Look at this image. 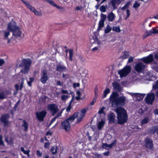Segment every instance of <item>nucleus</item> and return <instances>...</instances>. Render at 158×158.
<instances>
[{
  "label": "nucleus",
  "mask_w": 158,
  "mask_h": 158,
  "mask_svg": "<svg viewBox=\"0 0 158 158\" xmlns=\"http://www.w3.org/2000/svg\"><path fill=\"white\" fill-rule=\"evenodd\" d=\"M152 29L150 30L149 31H147L146 32V34L147 36H148L149 35H152V34L153 33V32H152Z\"/></svg>",
  "instance_id": "5fc2aeb1"
},
{
  "label": "nucleus",
  "mask_w": 158,
  "mask_h": 158,
  "mask_svg": "<svg viewBox=\"0 0 158 158\" xmlns=\"http://www.w3.org/2000/svg\"><path fill=\"white\" fill-rule=\"evenodd\" d=\"M7 94L6 92H2L0 93V99H4L6 97Z\"/></svg>",
  "instance_id": "72a5a7b5"
},
{
  "label": "nucleus",
  "mask_w": 158,
  "mask_h": 158,
  "mask_svg": "<svg viewBox=\"0 0 158 158\" xmlns=\"http://www.w3.org/2000/svg\"><path fill=\"white\" fill-rule=\"evenodd\" d=\"M50 145V143L49 142H47L45 143L44 145V147L46 148H48Z\"/></svg>",
  "instance_id": "052dcab7"
},
{
  "label": "nucleus",
  "mask_w": 158,
  "mask_h": 158,
  "mask_svg": "<svg viewBox=\"0 0 158 158\" xmlns=\"http://www.w3.org/2000/svg\"><path fill=\"white\" fill-rule=\"evenodd\" d=\"M152 88L153 89H158V80L156 82H154L153 84Z\"/></svg>",
  "instance_id": "4c0bfd02"
},
{
  "label": "nucleus",
  "mask_w": 158,
  "mask_h": 158,
  "mask_svg": "<svg viewBox=\"0 0 158 158\" xmlns=\"http://www.w3.org/2000/svg\"><path fill=\"white\" fill-rule=\"evenodd\" d=\"M96 98H94L92 101L90 102V105H93L96 101Z\"/></svg>",
  "instance_id": "6e6d98bb"
},
{
  "label": "nucleus",
  "mask_w": 158,
  "mask_h": 158,
  "mask_svg": "<svg viewBox=\"0 0 158 158\" xmlns=\"http://www.w3.org/2000/svg\"><path fill=\"white\" fill-rule=\"evenodd\" d=\"M112 28L110 27V25L107 24L106 28L105 29V32L106 34H107L109 33L111 30Z\"/></svg>",
  "instance_id": "c85d7f7f"
},
{
  "label": "nucleus",
  "mask_w": 158,
  "mask_h": 158,
  "mask_svg": "<svg viewBox=\"0 0 158 158\" xmlns=\"http://www.w3.org/2000/svg\"><path fill=\"white\" fill-rule=\"evenodd\" d=\"M31 11L33 12L36 15L39 16H41L42 15V13L40 11L37 10L34 7L30 5L28 7Z\"/></svg>",
  "instance_id": "f3484780"
},
{
  "label": "nucleus",
  "mask_w": 158,
  "mask_h": 158,
  "mask_svg": "<svg viewBox=\"0 0 158 158\" xmlns=\"http://www.w3.org/2000/svg\"><path fill=\"white\" fill-rule=\"evenodd\" d=\"M153 60V56L152 54H150L148 56L143 58L142 60L145 63H149Z\"/></svg>",
  "instance_id": "a211bd4d"
},
{
  "label": "nucleus",
  "mask_w": 158,
  "mask_h": 158,
  "mask_svg": "<svg viewBox=\"0 0 158 158\" xmlns=\"http://www.w3.org/2000/svg\"><path fill=\"white\" fill-rule=\"evenodd\" d=\"M129 94L131 95L133 97L134 99L138 101L141 100L143 99L145 95V94L139 93H129Z\"/></svg>",
  "instance_id": "f8f14e48"
},
{
  "label": "nucleus",
  "mask_w": 158,
  "mask_h": 158,
  "mask_svg": "<svg viewBox=\"0 0 158 158\" xmlns=\"http://www.w3.org/2000/svg\"><path fill=\"white\" fill-rule=\"evenodd\" d=\"M127 16H126L125 19H127L130 15V10L128 9H127L126 10Z\"/></svg>",
  "instance_id": "3c124183"
},
{
  "label": "nucleus",
  "mask_w": 158,
  "mask_h": 158,
  "mask_svg": "<svg viewBox=\"0 0 158 158\" xmlns=\"http://www.w3.org/2000/svg\"><path fill=\"white\" fill-rule=\"evenodd\" d=\"M112 30L117 32H120L121 31L119 26H113L112 27Z\"/></svg>",
  "instance_id": "c756f323"
},
{
  "label": "nucleus",
  "mask_w": 158,
  "mask_h": 158,
  "mask_svg": "<svg viewBox=\"0 0 158 158\" xmlns=\"http://www.w3.org/2000/svg\"><path fill=\"white\" fill-rule=\"evenodd\" d=\"M66 69V68L65 67L63 66H58L56 68L57 70L59 71H62L64 72V71Z\"/></svg>",
  "instance_id": "393cba45"
},
{
  "label": "nucleus",
  "mask_w": 158,
  "mask_h": 158,
  "mask_svg": "<svg viewBox=\"0 0 158 158\" xmlns=\"http://www.w3.org/2000/svg\"><path fill=\"white\" fill-rule=\"evenodd\" d=\"M2 136L0 135V145H4V143L2 140Z\"/></svg>",
  "instance_id": "603ef678"
},
{
  "label": "nucleus",
  "mask_w": 158,
  "mask_h": 158,
  "mask_svg": "<svg viewBox=\"0 0 158 158\" xmlns=\"http://www.w3.org/2000/svg\"><path fill=\"white\" fill-rule=\"evenodd\" d=\"M152 68L158 72V64L154 63L152 66Z\"/></svg>",
  "instance_id": "c03bdc74"
},
{
  "label": "nucleus",
  "mask_w": 158,
  "mask_h": 158,
  "mask_svg": "<svg viewBox=\"0 0 158 158\" xmlns=\"http://www.w3.org/2000/svg\"><path fill=\"white\" fill-rule=\"evenodd\" d=\"M115 142V141H114V142L110 144H108L106 143H104L102 145V147L105 149H109V148H112L114 146Z\"/></svg>",
  "instance_id": "412c9836"
},
{
  "label": "nucleus",
  "mask_w": 158,
  "mask_h": 158,
  "mask_svg": "<svg viewBox=\"0 0 158 158\" xmlns=\"http://www.w3.org/2000/svg\"><path fill=\"white\" fill-rule=\"evenodd\" d=\"M62 112V111H61L55 117L52 119L51 121L50 122V124H52V123H53L54 121H55L56 119L58 117H60L61 115Z\"/></svg>",
  "instance_id": "2f4dec72"
},
{
  "label": "nucleus",
  "mask_w": 158,
  "mask_h": 158,
  "mask_svg": "<svg viewBox=\"0 0 158 158\" xmlns=\"http://www.w3.org/2000/svg\"><path fill=\"white\" fill-rule=\"evenodd\" d=\"M110 92V89L108 88H106L103 92V94L102 97L103 98H104L106 97L107 94L109 93Z\"/></svg>",
  "instance_id": "a878e982"
},
{
  "label": "nucleus",
  "mask_w": 158,
  "mask_h": 158,
  "mask_svg": "<svg viewBox=\"0 0 158 158\" xmlns=\"http://www.w3.org/2000/svg\"><path fill=\"white\" fill-rule=\"evenodd\" d=\"M21 151L23 152L24 154L27 155V156L29 157L30 156L29 152L30 151L28 150L27 151L25 150L24 149V148L23 147H21Z\"/></svg>",
  "instance_id": "7c9ffc66"
},
{
  "label": "nucleus",
  "mask_w": 158,
  "mask_h": 158,
  "mask_svg": "<svg viewBox=\"0 0 158 158\" xmlns=\"http://www.w3.org/2000/svg\"><path fill=\"white\" fill-rule=\"evenodd\" d=\"M104 22L100 20L99 22V29L102 27L104 26Z\"/></svg>",
  "instance_id": "49530a36"
},
{
  "label": "nucleus",
  "mask_w": 158,
  "mask_h": 158,
  "mask_svg": "<svg viewBox=\"0 0 158 158\" xmlns=\"http://www.w3.org/2000/svg\"><path fill=\"white\" fill-rule=\"evenodd\" d=\"M152 31L153 32V34L158 33V30H156L155 28L152 29Z\"/></svg>",
  "instance_id": "4d7b16f0"
},
{
  "label": "nucleus",
  "mask_w": 158,
  "mask_h": 158,
  "mask_svg": "<svg viewBox=\"0 0 158 158\" xmlns=\"http://www.w3.org/2000/svg\"><path fill=\"white\" fill-rule=\"evenodd\" d=\"M149 122V119L147 118H145L143 119L140 122V123L141 126L147 124Z\"/></svg>",
  "instance_id": "b1692460"
},
{
  "label": "nucleus",
  "mask_w": 158,
  "mask_h": 158,
  "mask_svg": "<svg viewBox=\"0 0 158 158\" xmlns=\"http://www.w3.org/2000/svg\"><path fill=\"white\" fill-rule=\"evenodd\" d=\"M4 38L6 39H7L8 36L10 35V34L9 32L4 31Z\"/></svg>",
  "instance_id": "de8ad7c7"
},
{
  "label": "nucleus",
  "mask_w": 158,
  "mask_h": 158,
  "mask_svg": "<svg viewBox=\"0 0 158 158\" xmlns=\"http://www.w3.org/2000/svg\"><path fill=\"white\" fill-rule=\"evenodd\" d=\"M113 85L114 88L116 89H118L120 88V85L118 83L116 82L113 83Z\"/></svg>",
  "instance_id": "58836bf2"
},
{
  "label": "nucleus",
  "mask_w": 158,
  "mask_h": 158,
  "mask_svg": "<svg viewBox=\"0 0 158 158\" xmlns=\"http://www.w3.org/2000/svg\"><path fill=\"white\" fill-rule=\"evenodd\" d=\"M47 109L52 115H55L59 110L57 105L55 103L48 104L47 106Z\"/></svg>",
  "instance_id": "423d86ee"
},
{
  "label": "nucleus",
  "mask_w": 158,
  "mask_h": 158,
  "mask_svg": "<svg viewBox=\"0 0 158 158\" xmlns=\"http://www.w3.org/2000/svg\"><path fill=\"white\" fill-rule=\"evenodd\" d=\"M105 123L104 119H102L101 121H98L97 123V128L98 130H101L104 126Z\"/></svg>",
  "instance_id": "6ab92c4d"
},
{
  "label": "nucleus",
  "mask_w": 158,
  "mask_h": 158,
  "mask_svg": "<svg viewBox=\"0 0 158 158\" xmlns=\"http://www.w3.org/2000/svg\"><path fill=\"white\" fill-rule=\"evenodd\" d=\"M95 95L94 98L97 99L98 96V90L97 87H96L94 90Z\"/></svg>",
  "instance_id": "a18cd8bd"
},
{
  "label": "nucleus",
  "mask_w": 158,
  "mask_h": 158,
  "mask_svg": "<svg viewBox=\"0 0 158 158\" xmlns=\"http://www.w3.org/2000/svg\"><path fill=\"white\" fill-rule=\"evenodd\" d=\"M23 67L21 70V72L24 74L27 73L29 71L30 65L31 64V60L29 59H25L23 60Z\"/></svg>",
  "instance_id": "39448f33"
},
{
  "label": "nucleus",
  "mask_w": 158,
  "mask_h": 158,
  "mask_svg": "<svg viewBox=\"0 0 158 158\" xmlns=\"http://www.w3.org/2000/svg\"><path fill=\"white\" fill-rule=\"evenodd\" d=\"M49 77L48 75L47 71L45 70H43L41 73L40 81L43 84H45L46 83Z\"/></svg>",
  "instance_id": "6e6552de"
},
{
  "label": "nucleus",
  "mask_w": 158,
  "mask_h": 158,
  "mask_svg": "<svg viewBox=\"0 0 158 158\" xmlns=\"http://www.w3.org/2000/svg\"><path fill=\"white\" fill-rule=\"evenodd\" d=\"M118 94L113 92L110 96V101L112 103V106L116 108L118 107Z\"/></svg>",
  "instance_id": "20e7f679"
},
{
  "label": "nucleus",
  "mask_w": 158,
  "mask_h": 158,
  "mask_svg": "<svg viewBox=\"0 0 158 158\" xmlns=\"http://www.w3.org/2000/svg\"><path fill=\"white\" fill-rule=\"evenodd\" d=\"M108 119L110 123H114L115 120V115L113 113L110 114L108 115Z\"/></svg>",
  "instance_id": "5701e85b"
},
{
  "label": "nucleus",
  "mask_w": 158,
  "mask_h": 158,
  "mask_svg": "<svg viewBox=\"0 0 158 158\" xmlns=\"http://www.w3.org/2000/svg\"><path fill=\"white\" fill-rule=\"evenodd\" d=\"M68 51L69 52V60L72 61V57L73 54V51L72 49H70L68 50H66L65 52H67Z\"/></svg>",
  "instance_id": "cd10ccee"
},
{
  "label": "nucleus",
  "mask_w": 158,
  "mask_h": 158,
  "mask_svg": "<svg viewBox=\"0 0 158 158\" xmlns=\"http://www.w3.org/2000/svg\"><path fill=\"white\" fill-rule=\"evenodd\" d=\"M118 123L121 124L126 123L128 119L127 112L123 107H118L116 109Z\"/></svg>",
  "instance_id": "f03ea898"
},
{
  "label": "nucleus",
  "mask_w": 158,
  "mask_h": 158,
  "mask_svg": "<svg viewBox=\"0 0 158 158\" xmlns=\"http://www.w3.org/2000/svg\"><path fill=\"white\" fill-rule=\"evenodd\" d=\"M115 17V15L113 12H110L107 16L108 21L110 22H112L114 20Z\"/></svg>",
  "instance_id": "aec40b11"
},
{
  "label": "nucleus",
  "mask_w": 158,
  "mask_h": 158,
  "mask_svg": "<svg viewBox=\"0 0 158 158\" xmlns=\"http://www.w3.org/2000/svg\"><path fill=\"white\" fill-rule=\"evenodd\" d=\"M56 83L57 85H60V86H62V83L60 81H56Z\"/></svg>",
  "instance_id": "680f3d73"
},
{
  "label": "nucleus",
  "mask_w": 158,
  "mask_h": 158,
  "mask_svg": "<svg viewBox=\"0 0 158 158\" xmlns=\"http://www.w3.org/2000/svg\"><path fill=\"white\" fill-rule=\"evenodd\" d=\"M61 92L63 94H69V93H68V91L66 90L62 89L61 90Z\"/></svg>",
  "instance_id": "e2e57ef3"
},
{
  "label": "nucleus",
  "mask_w": 158,
  "mask_h": 158,
  "mask_svg": "<svg viewBox=\"0 0 158 158\" xmlns=\"http://www.w3.org/2000/svg\"><path fill=\"white\" fill-rule=\"evenodd\" d=\"M94 41L93 44L94 45L96 44L97 46L92 48V50L93 52H95L100 49L101 43L100 40L97 37H95V38H94Z\"/></svg>",
  "instance_id": "9b49d317"
},
{
  "label": "nucleus",
  "mask_w": 158,
  "mask_h": 158,
  "mask_svg": "<svg viewBox=\"0 0 158 158\" xmlns=\"http://www.w3.org/2000/svg\"><path fill=\"white\" fill-rule=\"evenodd\" d=\"M24 79L23 78L21 79L19 81L20 85V89L21 90L23 87V85L24 83Z\"/></svg>",
  "instance_id": "f704fd0d"
},
{
  "label": "nucleus",
  "mask_w": 158,
  "mask_h": 158,
  "mask_svg": "<svg viewBox=\"0 0 158 158\" xmlns=\"http://www.w3.org/2000/svg\"><path fill=\"white\" fill-rule=\"evenodd\" d=\"M73 86L75 88L79 86V84L78 83H74L73 84Z\"/></svg>",
  "instance_id": "69168bd1"
},
{
  "label": "nucleus",
  "mask_w": 158,
  "mask_h": 158,
  "mask_svg": "<svg viewBox=\"0 0 158 158\" xmlns=\"http://www.w3.org/2000/svg\"><path fill=\"white\" fill-rule=\"evenodd\" d=\"M118 106L119 105L123 106L124 105V102L126 101L125 97V96H123L120 97L118 99Z\"/></svg>",
  "instance_id": "4be33fe9"
},
{
  "label": "nucleus",
  "mask_w": 158,
  "mask_h": 158,
  "mask_svg": "<svg viewBox=\"0 0 158 158\" xmlns=\"http://www.w3.org/2000/svg\"><path fill=\"white\" fill-rule=\"evenodd\" d=\"M107 7V6H104L102 5L101 6L100 8V10L102 12H104L106 11V9Z\"/></svg>",
  "instance_id": "e433bc0d"
},
{
  "label": "nucleus",
  "mask_w": 158,
  "mask_h": 158,
  "mask_svg": "<svg viewBox=\"0 0 158 158\" xmlns=\"http://www.w3.org/2000/svg\"><path fill=\"white\" fill-rule=\"evenodd\" d=\"M82 8V6L80 7L79 6H77L76 7V10H81Z\"/></svg>",
  "instance_id": "338daca9"
},
{
  "label": "nucleus",
  "mask_w": 158,
  "mask_h": 158,
  "mask_svg": "<svg viewBox=\"0 0 158 158\" xmlns=\"http://www.w3.org/2000/svg\"><path fill=\"white\" fill-rule=\"evenodd\" d=\"M122 2L121 0H112L110 4L112 6L114 9L117 7V6L120 4Z\"/></svg>",
  "instance_id": "4468645a"
},
{
  "label": "nucleus",
  "mask_w": 158,
  "mask_h": 158,
  "mask_svg": "<svg viewBox=\"0 0 158 158\" xmlns=\"http://www.w3.org/2000/svg\"><path fill=\"white\" fill-rule=\"evenodd\" d=\"M87 110V109L84 108L81 110L79 113H75L71 117L61 123L60 129H64L66 131H69L70 130V123L77 117V122H79L81 121L84 117Z\"/></svg>",
  "instance_id": "f257e3e1"
},
{
  "label": "nucleus",
  "mask_w": 158,
  "mask_h": 158,
  "mask_svg": "<svg viewBox=\"0 0 158 158\" xmlns=\"http://www.w3.org/2000/svg\"><path fill=\"white\" fill-rule=\"evenodd\" d=\"M4 63V61L3 59H0V66H2Z\"/></svg>",
  "instance_id": "0e129e2a"
},
{
  "label": "nucleus",
  "mask_w": 158,
  "mask_h": 158,
  "mask_svg": "<svg viewBox=\"0 0 158 158\" xmlns=\"http://www.w3.org/2000/svg\"><path fill=\"white\" fill-rule=\"evenodd\" d=\"M145 145L148 148L152 149L153 148V144L152 141L149 138H147L145 141Z\"/></svg>",
  "instance_id": "2eb2a0df"
},
{
  "label": "nucleus",
  "mask_w": 158,
  "mask_h": 158,
  "mask_svg": "<svg viewBox=\"0 0 158 158\" xmlns=\"http://www.w3.org/2000/svg\"><path fill=\"white\" fill-rule=\"evenodd\" d=\"M22 126L24 128V130L27 131L28 127V124L25 121H23Z\"/></svg>",
  "instance_id": "c9c22d12"
},
{
  "label": "nucleus",
  "mask_w": 158,
  "mask_h": 158,
  "mask_svg": "<svg viewBox=\"0 0 158 158\" xmlns=\"http://www.w3.org/2000/svg\"><path fill=\"white\" fill-rule=\"evenodd\" d=\"M7 30L13 32V35L16 38L21 37L22 32L20 28L14 22L10 23L7 25Z\"/></svg>",
  "instance_id": "7ed1b4c3"
},
{
  "label": "nucleus",
  "mask_w": 158,
  "mask_h": 158,
  "mask_svg": "<svg viewBox=\"0 0 158 158\" xmlns=\"http://www.w3.org/2000/svg\"><path fill=\"white\" fill-rule=\"evenodd\" d=\"M131 67L129 66H126L122 69L119 70L118 73L120 77H123L126 76L130 72Z\"/></svg>",
  "instance_id": "0eeeda50"
},
{
  "label": "nucleus",
  "mask_w": 158,
  "mask_h": 158,
  "mask_svg": "<svg viewBox=\"0 0 158 158\" xmlns=\"http://www.w3.org/2000/svg\"><path fill=\"white\" fill-rule=\"evenodd\" d=\"M140 6V4L137 1H136L135 2V3L133 6V7L136 9L139 7Z\"/></svg>",
  "instance_id": "37998d69"
},
{
  "label": "nucleus",
  "mask_w": 158,
  "mask_h": 158,
  "mask_svg": "<svg viewBox=\"0 0 158 158\" xmlns=\"http://www.w3.org/2000/svg\"><path fill=\"white\" fill-rule=\"evenodd\" d=\"M129 56V53L128 52H124L123 55L121 56L122 59H125L127 58Z\"/></svg>",
  "instance_id": "79ce46f5"
},
{
  "label": "nucleus",
  "mask_w": 158,
  "mask_h": 158,
  "mask_svg": "<svg viewBox=\"0 0 158 158\" xmlns=\"http://www.w3.org/2000/svg\"><path fill=\"white\" fill-rule=\"evenodd\" d=\"M9 117V115L8 114H6L3 115L1 117V121L3 123L5 126H8L10 124V123L7 120V119Z\"/></svg>",
  "instance_id": "ddd939ff"
},
{
  "label": "nucleus",
  "mask_w": 158,
  "mask_h": 158,
  "mask_svg": "<svg viewBox=\"0 0 158 158\" xmlns=\"http://www.w3.org/2000/svg\"><path fill=\"white\" fill-rule=\"evenodd\" d=\"M155 95L153 93H149L147 94L145 99L146 102L148 104H152L154 100Z\"/></svg>",
  "instance_id": "9d476101"
},
{
  "label": "nucleus",
  "mask_w": 158,
  "mask_h": 158,
  "mask_svg": "<svg viewBox=\"0 0 158 158\" xmlns=\"http://www.w3.org/2000/svg\"><path fill=\"white\" fill-rule=\"evenodd\" d=\"M36 153L38 156H41L42 155V153H41L39 150H37L36 151Z\"/></svg>",
  "instance_id": "bf43d9fd"
},
{
  "label": "nucleus",
  "mask_w": 158,
  "mask_h": 158,
  "mask_svg": "<svg viewBox=\"0 0 158 158\" xmlns=\"http://www.w3.org/2000/svg\"><path fill=\"white\" fill-rule=\"evenodd\" d=\"M106 18V15L103 14H101V18L100 20L104 21L105 22Z\"/></svg>",
  "instance_id": "ea45409f"
},
{
  "label": "nucleus",
  "mask_w": 158,
  "mask_h": 158,
  "mask_svg": "<svg viewBox=\"0 0 158 158\" xmlns=\"http://www.w3.org/2000/svg\"><path fill=\"white\" fill-rule=\"evenodd\" d=\"M76 94H77V96L75 97V99L77 100L81 99L80 96L81 95V94L80 92L79 91H77L76 92Z\"/></svg>",
  "instance_id": "a19ab883"
},
{
  "label": "nucleus",
  "mask_w": 158,
  "mask_h": 158,
  "mask_svg": "<svg viewBox=\"0 0 158 158\" xmlns=\"http://www.w3.org/2000/svg\"><path fill=\"white\" fill-rule=\"evenodd\" d=\"M47 112L45 110H43L36 113V116L38 120L40 122L42 121L46 115Z\"/></svg>",
  "instance_id": "1a4fd4ad"
},
{
  "label": "nucleus",
  "mask_w": 158,
  "mask_h": 158,
  "mask_svg": "<svg viewBox=\"0 0 158 158\" xmlns=\"http://www.w3.org/2000/svg\"><path fill=\"white\" fill-rule=\"evenodd\" d=\"M130 2H128L121 9L122 10H124L128 8L130 5Z\"/></svg>",
  "instance_id": "09e8293b"
},
{
  "label": "nucleus",
  "mask_w": 158,
  "mask_h": 158,
  "mask_svg": "<svg viewBox=\"0 0 158 158\" xmlns=\"http://www.w3.org/2000/svg\"><path fill=\"white\" fill-rule=\"evenodd\" d=\"M69 97H70L69 95H63L61 96V99L62 101H65L67 100Z\"/></svg>",
  "instance_id": "473e14b6"
},
{
  "label": "nucleus",
  "mask_w": 158,
  "mask_h": 158,
  "mask_svg": "<svg viewBox=\"0 0 158 158\" xmlns=\"http://www.w3.org/2000/svg\"><path fill=\"white\" fill-rule=\"evenodd\" d=\"M21 1L27 6V8L30 5L28 2L26 1H24L23 0H22Z\"/></svg>",
  "instance_id": "864d4df0"
},
{
  "label": "nucleus",
  "mask_w": 158,
  "mask_h": 158,
  "mask_svg": "<svg viewBox=\"0 0 158 158\" xmlns=\"http://www.w3.org/2000/svg\"><path fill=\"white\" fill-rule=\"evenodd\" d=\"M144 67L145 66L142 63H139L136 64L135 67V70L138 72H141Z\"/></svg>",
  "instance_id": "dca6fc26"
},
{
  "label": "nucleus",
  "mask_w": 158,
  "mask_h": 158,
  "mask_svg": "<svg viewBox=\"0 0 158 158\" xmlns=\"http://www.w3.org/2000/svg\"><path fill=\"white\" fill-rule=\"evenodd\" d=\"M105 109V107H102L101 108H100V110L98 111V113L99 114H101L103 113L104 114V110Z\"/></svg>",
  "instance_id": "8fccbe9b"
},
{
  "label": "nucleus",
  "mask_w": 158,
  "mask_h": 158,
  "mask_svg": "<svg viewBox=\"0 0 158 158\" xmlns=\"http://www.w3.org/2000/svg\"><path fill=\"white\" fill-rule=\"evenodd\" d=\"M133 61V58L132 57H130L128 60V62L129 63L132 62Z\"/></svg>",
  "instance_id": "13d9d810"
},
{
  "label": "nucleus",
  "mask_w": 158,
  "mask_h": 158,
  "mask_svg": "<svg viewBox=\"0 0 158 158\" xmlns=\"http://www.w3.org/2000/svg\"><path fill=\"white\" fill-rule=\"evenodd\" d=\"M155 59L158 60V52L155 54Z\"/></svg>",
  "instance_id": "774afa93"
},
{
  "label": "nucleus",
  "mask_w": 158,
  "mask_h": 158,
  "mask_svg": "<svg viewBox=\"0 0 158 158\" xmlns=\"http://www.w3.org/2000/svg\"><path fill=\"white\" fill-rule=\"evenodd\" d=\"M57 148L56 146H55L51 148V151L53 155L56 154L57 152Z\"/></svg>",
  "instance_id": "bb28decb"
}]
</instances>
